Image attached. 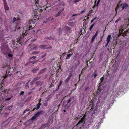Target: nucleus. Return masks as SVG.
<instances>
[{"label":"nucleus","instance_id":"5701e85b","mask_svg":"<svg viewBox=\"0 0 129 129\" xmlns=\"http://www.w3.org/2000/svg\"><path fill=\"white\" fill-rule=\"evenodd\" d=\"M46 39L49 40H53L54 39V38L53 37H52L51 36H49V37H48L46 38H45Z\"/></svg>","mask_w":129,"mask_h":129},{"label":"nucleus","instance_id":"a878e982","mask_svg":"<svg viewBox=\"0 0 129 129\" xmlns=\"http://www.w3.org/2000/svg\"><path fill=\"white\" fill-rule=\"evenodd\" d=\"M47 21H51L52 22H53L54 21V19L53 18H48V19L47 20Z\"/></svg>","mask_w":129,"mask_h":129},{"label":"nucleus","instance_id":"c9c22d12","mask_svg":"<svg viewBox=\"0 0 129 129\" xmlns=\"http://www.w3.org/2000/svg\"><path fill=\"white\" fill-rule=\"evenodd\" d=\"M72 76V74L70 73V74L68 76V78H69V79H70L71 78Z\"/></svg>","mask_w":129,"mask_h":129},{"label":"nucleus","instance_id":"e2e57ef3","mask_svg":"<svg viewBox=\"0 0 129 129\" xmlns=\"http://www.w3.org/2000/svg\"><path fill=\"white\" fill-rule=\"evenodd\" d=\"M118 9V8H116L115 9V11H116V12H117V10Z\"/></svg>","mask_w":129,"mask_h":129},{"label":"nucleus","instance_id":"cd10ccee","mask_svg":"<svg viewBox=\"0 0 129 129\" xmlns=\"http://www.w3.org/2000/svg\"><path fill=\"white\" fill-rule=\"evenodd\" d=\"M72 54H68V55L67 56V57L66 58V59H68L70 58L71 56L72 55Z\"/></svg>","mask_w":129,"mask_h":129},{"label":"nucleus","instance_id":"72a5a7b5","mask_svg":"<svg viewBox=\"0 0 129 129\" xmlns=\"http://www.w3.org/2000/svg\"><path fill=\"white\" fill-rule=\"evenodd\" d=\"M70 79L67 77L66 80L65 81V83H68V82L70 80Z\"/></svg>","mask_w":129,"mask_h":129},{"label":"nucleus","instance_id":"9d476101","mask_svg":"<svg viewBox=\"0 0 129 129\" xmlns=\"http://www.w3.org/2000/svg\"><path fill=\"white\" fill-rule=\"evenodd\" d=\"M94 106V105L93 104H91L89 105L88 108H90V112L92 111L93 109Z\"/></svg>","mask_w":129,"mask_h":129},{"label":"nucleus","instance_id":"69168bd1","mask_svg":"<svg viewBox=\"0 0 129 129\" xmlns=\"http://www.w3.org/2000/svg\"><path fill=\"white\" fill-rule=\"evenodd\" d=\"M38 60H37L35 62H33V64H34V63H35Z\"/></svg>","mask_w":129,"mask_h":129},{"label":"nucleus","instance_id":"58836bf2","mask_svg":"<svg viewBox=\"0 0 129 129\" xmlns=\"http://www.w3.org/2000/svg\"><path fill=\"white\" fill-rule=\"evenodd\" d=\"M72 1L74 3H76L78 2L79 1H80V0H72Z\"/></svg>","mask_w":129,"mask_h":129},{"label":"nucleus","instance_id":"338daca9","mask_svg":"<svg viewBox=\"0 0 129 129\" xmlns=\"http://www.w3.org/2000/svg\"><path fill=\"white\" fill-rule=\"evenodd\" d=\"M51 48V46H50L49 47H47V49H50Z\"/></svg>","mask_w":129,"mask_h":129},{"label":"nucleus","instance_id":"c03bdc74","mask_svg":"<svg viewBox=\"0 0 129 129\" xmlns=\"http://www.w3.org/2000/svg\"><path fill=\"white\" fill-rule=\"evenodd\" d=\"M54 86L53 84H50V86H49V88H52V86Z\"/></svg>","mask_w":129,"mask_h":129},{"label":"nucleus","instance_id":"f704fd0d","mask_svg":"<svg viewBox=\"0 0 129 129\" xmlns=\"http://www.w3.org/2000/svg\"><path fill=\"white\" fill-rule=\"evenodd\" d=\"M33 27H32L31 26H29V25L28 26V29H27L28 30H29L30 29H32Z\"/></svg>","mask_w":129,"mask_h":129},{"label":"nucleus","instance_id":"39448f33","mask_svg":"<svg viewBox=\"0 0 129 129\" xmlns=\"http://www.w3.org/2000/svg\"><path fill=\"white\" fill-rule=\"evenodd\" d=\"M85 115H84L81 120L78 122L76 125L77 126H78L82 124V123L84 122V120L85 119Z\"/></svg>","mask_w":129,"mask_h":129},{"label":"nucleus","instance_id":"13d9d810","mask_svg":"<svg viewBox=\"0 0 129 129\" xmlns=\"http://www.w3.org/2000/svg\"><path fill=\"white\" fill-rule=\"evenodd\" d=\"M38 48L36 46L34 48H31V49H35V48Z\"/></svg>","mask_w":129,"mask_h":129},{"label":"nucleus","instance_id":"de8ad7c7","mask_svg":"<svg viewBox=\"0 0 129 129\" xmlns=\"http://www.w3.org/2000/svg\"><path fill=\"white\" fill-rule=\"evenodd\" d=\"M8 56L9 57H12V55L10 54H8Z\"/></svg>","mask_w":129,"mask_h":129},{"label":"nucleus","instance_id":"c85d7f7f","mask_svg":"<svg viewBox=\"0 0 129 129\" xmlns=\"http://www.w3.org/2000/svg\"><path fill=\"white\" fill-rule=\"evenodd\" d=\"M38 14L37 13H36V14H35V13L34 14V20H36V19H35L36 17H37V16H38Z\"/></svg>","mask_w":129,"mask_h":129},{"label":"nucleus","instance_id":"4468645a","mask_svg":"<svg viewBox=\"0 0 129 129\" xmlns=\"http://www.w3.org/2000/svg\"><path fill=\"white\" fill-rule=\"evenodd\" d=\"M43 81H39L36 82V84L38 85H41L43 83Z\"/></svg>","mask_w":129,"mask_h":129},{"label":"nucleus","instance_id":"774afa93","mask_svg":"<svg viewBox=\"0 0 129 129\" xmlns=\"http://www.w3.org/2000/svg\"><path fill=\"white\" fill-rule=\"evenodd\" d=\"M63 112H65L66 111V110H65V109L63 110Z\"/></svg>","mask_w":129,"mask_h":129},{"label":"nucleus","instance_id":"393cba45","mask_svg":"<svg viewBox=\"0 0 129 129\" xmlns=\"http://www.w3.org/2000/svg\"><path fill=\"white\" fill-rule=\"evenodd\" d=\"M62 80H60L59 81V83L58 85V89H59V86L61 85L62 83Z\"/></svg>","mask_w":129,"mask_h":129},{"label":"nucleus","instance_id":"dca6fc26","mask_svg":"<svg viewBox=\"0 0 129 129\" xmlns=\"http://www.w3.org/2000/svg\"><path fill=\"white\" fill-rule=\"evenodd\" d=\"M111 36L110 35H109L107 39V42L108 43L110 42L111 39Z\"/></svg>","mask_w":129,"mask_h":129},{"label":"nucleus","instance_id":"8fccbe9b","mask_svg":"<svg viewBox=\"0 0 129 129\" xmlns=\"http://www.w3.org/2000/svg\"><path fill=\"white\" fill-rule=\"evenodd\" d=\"M46 53H45V54H44L42 56V58H43L44 56H46Z\"/></svg>","mask_w":129,"mask_h":129},{"label":"nucleus","instance_id":"6e6552de","mask_svg":"<svg viewBox=\"0 0 129 129\" xmlns=\"http://www.w3.org/2000/svg\"><path fill=\"white\" fill-rule=\"evenodd\" d=\"M47 70V68H45L41 70L38 73L37 75L39 76L41 74L44 73Z\"/></svg>","mask_w":129,"mask_h":129},{"label":"nucleus","instance_id":"79ce46f5","mask_svg":"<svg viewBox=\"0 0 129 129\" xmlns=\"http://www.w3.org/2000/svg\"><path fill=\"white\" fill-rule=\"evenodd\" d=\"M100 0H98V1L97 3V4H96V6L97 7H98V5L99 4V3H100Z\"/></svg>","mask_w":129,"mask_h":129},{"label":"nucleus","instance_id":"680f3d73","mask_svg":"<svg viewBox=\"0 0 129 129\" xmlns=\"http://www.w3.org/2000/svg\"><path fill=\"white\" fill-rule=\"evenodd\" d=\"M82 29H81L80 31V33H81L82 32Z\"/></svg>","mask_w":129,"mask_h":129},{"label":"nucleus","instance_id":"b1692460","mask_svg":"<svg viewBox=\"0 0 129 129\" xmlns=\"http://www.w3.org/2000/svg\"><path fill=\"white\" fill-rule=\"evenodd\" d=\"M29 82V81H28V82L27 83V84H26L25 85V88H26V89H27V88H31V87H30L28 85V83Z\"/></svg>","mask_w":129,"mask_h":129},{"label":"nucleus","instance_id":"f3484780","mask_svg":"<svg viewBox=\"0 0 129 129\" xmlns=\"http://www.w3.org/2000/svg\"><path fill=\"white\" fill-rule=\"evenodd\" d=\"M21 85V84L20 82L16 83L15 84L16 86H18L17 87V88L19 89L20 88H21V87L20 86V85Z\"/></svg>","mask_w":129,"mask_h":129},{"label":"nucleus","instance_id":"bb28decb","mask_svg":"<svg viewBox=\"0 0 129 129\" xmlns=\"http://www.w3.org/2000/svg\"><path fill=\"white\" fill-rule=\"evenodd\" d=\"M3 107H1V109H0V113L1 114H3V113H4V111H3V108L4 107V106H3V105H2Z\"/></svg>","mask_w":129,"mask_h":129},{"label":"nucleus","instance_id":"4d7b16f0","mask_svg":"<svg viewBox=\"0 0 129 129\" xmlns=\"http://www.w3.org/2000/svg\"><path fill=\"white\" fill-rule=\"evenodd\" d=\"M44 106H47V104H46V103L44 104Z\"/></svg>","mask_w":129,"mask_h":129},{"label":"nucleus","instance_id":"423d86ee","mask_svg":"<svg viewBox=\"0 0 129 129\" xmlns=\"http://www.w3.org/2000/svg\"><path fill=\"white\" fill-rule=\"evenodd\" d=\"M41 78L40 77H35L34 78L32 82H30V85L31 87L33 84L36 81L40 79Z\"/></svg>","mask_w":129,"mask_h":129},{"label":"nucleus","instance_id":"c756f323","mask_svg":"<svg viewBox=\"0 0 129 129\" xmlns=\"http://www.w3.org/2000/svg\"><path fill=\"white\" fill-rule=\"evenodd\" d=\"M101 89H97V91L96 92V93L97 94H99L101 91Z\"/></svg>","mask_w":129,"mask_h":129},{"label":"nucleus","instance_id":"a211bd4d","mask_svg":"<svg viewBox=\"0 0 129 129\" xmlns=\"http://www.w3.org/2000/svg\"><path fill=\"white\" fill-rule=\"evenodd\" d=\"M47 46L45 45H41L39 46V47L42 49H45Z\"/></svg>","mask_w":129,"mask_h":129},{"label":"nucleus","instance_id":"7c9ffc66","mask_svg":"<svg viewBox=\"0 0 129 129\" xmlns=\"http://www.w3.org/2000/svg\"><path fill=\"white\" fill-rule=\"evenodd\" d=\"M123 29H122V30H121V29H120L119 30V35L118 36V37H119V36L121 35V34H122V32L123 31Z\"/></svg>","mask_w":129,"mask_h":129},{"label":"nucleus","instance_id":"6e6d98bb","mask_svg":"<svg viewBox=\"0 0 129 129\" xmlns=\"http://www.w3.org/2000/svg\"><path fill=\"white\" fill-rule=\"evenodd\" d=\"M36 58V56H34L30 58L31 59L32 58Z\"/></svg>","mask_w":129,"mask_h":129},{"label":"nucleus","instance_id":"7ed1b4c3","mask_svg":"<svg viewBox=\"0 0 129 129\" xmlns=\"http://www.w3.org/2000/svg\"><path fill=\"white\" fill-rule=\"evenodd\" d=\"M74 101V98L73 97L70 98L67 101V103L65 106L64 107L66 108H68L70 106V104H68L71 102L73 103Z\"/></svg>","mask_w":129,"mask_h":129},{"label":"nucleus","instance_id":"09e8293b","mask_svg":"<svg viewBox=\"0 0 129 129\" xmlns=\"http://www.w3.org/2000/svg\"><path fill=\"white\" fill-rule=\"evenodd\" d=\"M48 22V21H47V20L46 21H44L43 22V24H44V23H46Z\"/></svg>","mask_w":129,"mask_h":129},{"label":"nucleus","instance_id":"4be33fe9","mask_svg":"<svg viewBox=\"0 0 129 129\" xmlns=\"http://www.w3.org/2000/svg\"><path fill=\"white\" fill-rule=\"evenodd\" d=\"M40 52L39 51H35L34 52H33L31 54L32 55H35L36 54H38Z\"/></svg>","mask_w":129,"mask_h":129},{"label":"nucleus","instance_id":"f257e3e1","mask_svg":"<svg viewBox=\"0 0 129 129\" xmlns=\"http://www.w3.org/2000/svg\"><path fill=\"white\" fill-rule=\"evenodd\" d=\"M8 90L7 89H1L0 90V95H1L3 99H5V101H9L13 97L12 95L8 93Z\"/></svg>","mask_w":129,"mask_h":129},{"label":"nucleus","instance_id":"f03ea898","mask_svg":"<svg viewBox=\"0 0 129 129\" xmlns=\"http://www.w3.org/2000/svg\"><path fill=\"white\" fill-rule=\"evenodd\" d=\"M43 112V111L42 110L37 112L36 113L34 114V116L31 118V120H36L38 119L37 118V117H38L40 114Z\"/></svg>","mask_w":129,"mask_h":129},{"label":"nucleus","instance_id":"2f4dec72","mask_svg":"<svg viewBox=\"0 0 129 129\" xmlns=\"http://www.w3.org/2000/svg\"><path fill=\"white\" fill-rule=\"evenodd\" d=\"M94 23H93V24L92 25H91L90 26V27L89 28V29L90 30H91V29H92V27H93V26L94 25Z\"/></svg>","mask_w":129,"mask_h":129},{"label":"nucleus","instance_id":"bf43d9fd","mask_svg":"<svg viewBox=\"0 0 129 129\" xmlns=\"http://www.w3.org/2000/svg\"><path fill=\"white\" fill-rule=\"evenodd\" d=\"M100 85H101V83H100L99 84V88H98V89H99V88H100Z\"/></svg>","mask_w":129,"mask_h":129},{"label":"nucleus","instance_id":"2eb2a0df","mask_svg":"<svg viewBox=\"0 0 129 129\" xmlns=\"http://www.w3.org/2000/svg\"><path fill=\"white\" fill-rule=\"evenodd\" d=\"M67 24L71 26H74L75 25V23L73 22H69Z\"/></svg>","mask_w":129,"mask_h":129},{"label":"nucleus","instance_id":"1a4fd4ad","mask_svg":"<svg viewBox=\"0 0 129 129\" xmlns=\"http://www.w3.org/2000/svg\"><path fill=\"white\" fill-rule=\"evenodd\" d=\"M41 105V103H39L36 105L37 107H35L32 110V111H34L36 109L37 110H38L40 107V106Z\"/></svg>","mask_w":129,"mask_h":129},{"label":"nucleus","instance_id":"aec40b11","mask_svg":"<svg viewBox=\"0 0 129 129\" xmlns=\"http://www.w3.org/2000/svg\"><path fill=\"white\" fill-rule=\"evenodd\" d=\"M12 107L13 106H11L7 108L6 109L8 110L11 111L12 110Z\"/></svg>","mask_w":129,"mask_h":129},{"label":"nucleus","instance_id":"3c124183","mask_svg":"<svg viewBox=\"0 0 129 129\" xmlns=\"http://www.w3.org/2000/svg\"><path fill=\"white\" fill-rule=\"evenodd\" d=\"M97 74H95L94 75V78H95L97 76Z\"/></svg>","mask_w":129,"mask_h":129},{"label":"nucleus","instance_id":"412c9836","mask_svg":"<svg viewBox=\"0 0 129 129\" xmlns=\"http://www.w3.org/2000/svg\"><path fill=\"white\" fill-rule=\"evenodd\" d=\"M79 15V14L73 15L71 18V20H74L76 18V17H74L75 16L77 15Z\"/></svg>","mask_w":129,"mask_h":129},{"label":"nucleus","instance_id":"37998d69","mask_svg":"<svg viewBox=\"0 0 129 129\" xmlns=\"http://www.w3.org/2000/svg\"><path fill=\"white\" fill-rule=\"evenodd\" d=\"M16 20V19L15 17H14L13 19V22H14Z\"/></svg>","mask_w":129,"mask_h":129},{"label":"nucleus","instance_id":"864d4df0","mask_svg":"<svg viewBox=\"0 0 129 129\" xmlns=\"http://www.w3.org/2000/svg\"><path fill=\"white\" fill-rule=\"evenodd\" d=\"M120 6H119V5H117L116 7L118 9L120 7Z\"/></svg>","mask_w":129,"mask_h":129},{"label":"nucleus","instance_id":"0eeeda50","mask_svg":"<svg viewBox=\"0 0 129 129\" xmlns=\"http://www.w3.org/2000/svg\"><path fill=\"white\" fill-rule=\"evenodd\" d=\"M98 31H96V33L91 38V43H92L94 41V39L98 35Z\"/></svg>","mask_w":129,"mask_h":129},{"label":"nucleus","instance_id":"6ab92c4d","mask_svg":"<svg viewBox=\"0 0 129 129\" xmlns=\"http://www.w3.org/2000/svg\"><path fill=\"white\" fill-rule=\"evenodd\" d=\"M66 30L68 31L67 33H70L71 32L70 31V30L71 29V28L68 27V26H67L66 27Z\"/></svg>","mask_w":129,"mask_h":129},{"label":"nucleus","instance_id":"052dcab7","mask_svg":"<svg viewBox=\"0 0 129 129\" xmlns=\"http://www.w3.org/2000/svg\"><path fill=\"white\" fill-rule=\"evenodd\" d=\"M49 5L48 4H47L46 6V8H48V7H49Z\"/></svg>","mask_w":129,"mask_h":129},{"label":"nucleus","instance_id":"f8f14e48","mask_svg":"<svg viewBox=\"0 0 129 129\" xmlns=\"http://www.w3.org/2000/svg\"><path fill=\"white\" fill-rule=\"evenodd\" d=\"M48 126V123L43 124L40 128V129H44L45 128L46 126Z\"/></svg>","mask_w":129,"mask_h":129},{"label":"nucleus","instance_id":"ddd939ff","mask_svg":"<svg viewBox=\"0 0 129 129\" xmlns=\"http://www.w3.org/2000/svg\"><path fill=\"white\" fill-rule=\"evenodd\" d=\"M39 70V69L38 68H34L32 69L31 71L34 73H35L37 71H38Z\"/></svg>","mask_w":129,"mask_h":129},{"label":"nucleus","instance_id":"4c0bfd02","mask_svg":"<svg viewBox=\"0 0 129 129\" xmlns=\"http://www.w3.org/2000/svg\"><path fill=\"white\" fill-rule=\"evenodd\" d=\"M61 11L59 12L57 14L56 16V17H57L59 16L60 15V13H61Z\"/></svg>","mask_w":129,"mask_h":129},{"label":"nucleus","instance_id":"ea45409f","mask_svg":"<svg viewBox=\"0 0 129 129\" xmlns=\"http://www.w3.org/2000/svg\"><path fill=\"white\" fill-rule=\"evenodd\" d=\"M104 77H102L100 79V80H101V82H103V80H104Z\"/></svg>","mask_w":129,"mask_h":129},{"label":"nucleus","instance_id":"a18cd8bd","mask_svg":"<svg viewBox=\"0 0 129 129\" xmlns=\"http://www.w3.org/2000/svg\"><path fill=\"white\" fill-rule=\"evenodd\" d=\"M86 11V9H84L81 12H80V13H82L85 12Z\"/></svg>","mask_w":129,"mask_h":129},{"label":"nucleus","instance_id":"a19ab883","mask_svg":"<svg viewBox=\"0 0 129 129\" xmlns=\"http://www.w3.org/2000/svg\"><path fill=\"white\" fill-rule=\"evenodd\" d=\"M38 2H37L36 1H35V3L36 4V6H38L39 5V4L38 3Z\"/></svg>","mask_w":129,"mask_h":129},{"label":"nucleus","instance_id":"20e7f679","mask_svg":"<svg viewBox=\"0 0 129 129\" xmlns=\"http://www.w3.org/2000/svg\"><path fill=\"white\" fill-rule=\"evenodd\" d=\"M120 7L122 8L121 10L122 11L124 9L127 10H129V6L128 4L125 3L123 4H122L120 5Z\"/></svg>","mask_w":129,"mask_h":129},{"label":"nucleus","instance_id":"0e129e2a","mask_svg":"<svg viewBox=\"0 0 129 129\" xmlns=\"http://www.w3.org/2000/svg\"><path fill=\"white\" fill-rule=\"evenodd\" d=\"M9 113H5V115H8V114H9Z\"/></svg>","mask_w":129,"mask_h":129},{"label":"nucleus","instance_id":"e433bc0d","mask_svg":"<svg viewBox=\"0 0 129 129\" xmlns=\"http://www.w3.org/2000/svg\"><path fill=\"white\" fill-rule=\"evenodd\" d=\"M121 20V18L120 17H119V18L116 20L115 21V22L116 23L118 22L119 20Z\"/></svg>","mask_w":129,"mask_h":129},{"label":"nucleus","instance_id":"9b49d317","mask_svg":"<svg viewBox=\"0 0 129 129\" xmlns=\"http://www.w3.org/2000/svg\"><path fill=\"white\" fill-rule=\"evenodd\" d=\"M4 7L5 10H9V8L7 5V2H5V3H4Z\"/></svg>","mask_w":129,"mask_h":129},{"label":"nucleus","instance_id":"49530a36","mask_svg":"<svg viewBox=\"0 0 129 129\" xmlns=\"http://www.w3.org/2000/svg\"><path fill=\"white\" fill-rule=\"evenodd\" d=\"M24 93V92L23 91H22L20 94V95H21L23 94Z\"/></svg>","mask_w":129,"mask_h":129},{"label":"nucleus","instance_id":"603ef678","mask_svg":"<svg viewBox=\"0 0 129 129\" xmlns=\"http://www.w3.org/2000/svg\"><path fill=\"white\" fill-rule=\"evenodd\" d=\"M30 110L29 109H26L24 111H25V112H26L28 111H29Z\"/></svg>","mask_w":129,"mask_h":129},{"label":"nucleus","instance_id":"5fc2aeb1","mask_svg":"<svg viewBox=\"0 0 129 129\" xmlns=\"http://www.w3.org/2000/svg\"><path fill=\"white\" fill-rule=\"evenodd\" d=\"M97 109H98L97 108H96H96H95V109L94 110V111H93V112H94V113H95V111H97Z\"/></svg>","mask_w":129,"mask_h":129},{"label":"nucleus","instance_id":"473e14b6","mask_svg":"<svg viewBox=\"0 0 129 129\" xmlns=\"http://www.w3.org/2000/svg\"><path fill=\"white\" fill-rule=\"evenodd\" d=\"M59 5L61 6L64 5V4L63 2H60L59 3Z\"/></svg>","mask_w":129,"mask_h":129}]
</instances>
